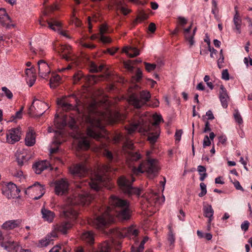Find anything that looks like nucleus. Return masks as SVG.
Masks as SVG:
<instances>
[{
	"mask_svg": "<svg viewBox=\"0 0 252 252\" xmlns=\"http://www.w3.org/2000/svg\"><path fill=\"white\" fill-rule=\"evenodd\" d=\"M103 177L97 174L89 180H82L77 182L75 186L77 189H80L82 192H78L77 196H75L71 199V205L81 204L85 205L89 204L94 199V196L88 193L86 190L88 188H90L95 191L99 190L102 186L103 185Z\"/></svg>",
	"mask_w": 252,
	"mask_h": 252,
	"instance_id": "f257e3e1",
	"label": "nucleus"
},
{
	"mask_svg": "<svg viewBox=\"0 0 252 252\" xmlns=\"http://www.w3.org/2000/svg\"><path fill=\"white\" fill-rule=\"evenodd\" d=\"M85 121L88 125L87 134L89 137L98 140L104 136L105 130L100 118L89 115L85 117Z\"/></svg>",
	"mask_w": 252,
	"mask_h": 252,
	"instance_id": "f03ea898",
	"label": "nucleus"
},
{
	"mask_svg": "<svg viewBox=\"0 0 252 252\" xmlns=\"http://www.w3.org/2000/svg\"><path fill=\"white\" fill-rule=\"evenodd\" d=\"M158 170V161L148 158L147 160L141 163L138 167H133L132 173L133 174L138 175L145 172L149 178L153 179L157 176Z\"/></svg>",
	"mask_w": 252,
	"mask_h": 252,
	"instance_id": "7ed1b4c3",
	"label": "nucleus"
},
{
	"mask_svg": "<svg viewBox=\"0 0 252 252\" xmlns=\"http://www.w3.org/2000/svg\"><path fill=\"white\" fill-rule=\"evenodd\" d=\"M109 203L114 206L118 213V217L122 220H128L130 217L129 204L126 200L122 199L115 195H111Z\"/></svg>",
	"mask_w": 252,
	"mask_h": 252,
	"instance_id": "20e7f679",
	"label": "nucleus"
},
{
	"mask_svg": "<svg viewBox=\"0 0 252 252\" xmlns=\"http://www.w3.org/2000/svg\"><path fill=\"white\" fill-rule=\"evenodd\" d=\"M131 180L130 181L126 176H121L118 179V185L124 193L128 195L136 194L139 195L141 193V189L132 186V183L135 181V178L131 176Z\"/></svg>",
	"mask_w": 252,
	"mask_h": 252,
	"instance_id": "39448f33",
	"label": "nucleus"
},
{
	"mask_svg": "<svg viewBox=\"0 0 252 252\" xmlns=\"http://www.w3.org/2000/svg\"><path fill=\"white\" fill-rule=\"evenodd\" d=\"M112 237L119 239L128 237L130 239H136L139 234V230L133 226L127 228H115L111 230Z\"/></svg>",
	"mask_w": 252,
	"mask_h": 252,
	"instance_id": "423d86ee",
	"label": "nucleus"
},
{
	"mask_svg": "<svg viewBox=\"0 0 252 252\" xmlns=\"http://www.w3.org/2000/svg\"><path fill=\"white\" fill-rule=\"evenodd\" d=\"M151 97L149 92L143 91L139 95L136 94H131L129 97V103L136 108H139L148 101Z\"/></svg>",
	"mask_w": 252,
	"mask_h": 252,
	"instance_id": "0eeeda50",
	"label": "nucleus"
},
{
	"mask_svg": "<svg viewBox=\"0 0 252 252\" xmlns=\"http://www.w3.org/2000/svg\"><path fill=\"white\" fill-rule=\"evenodd\" d=\"M110 212V208L107 207L101 215H98L94 219L90 220L89 223L97 228L105 226L111 220V215Z\"/></svg>",
	"mask_w": 252,
	"mask_h": 252,
	"instance_id": "6e6552de",
	"label": "nucleus"
},
{
	"mask_svg": "<svg viewBox=\"0 0 252 252\" xmlns=\"http://www.w3.org/2000/svg\"><path fill=\"white\" fill-rule=\"evenodd\" d=\"M128 134H132L136 129H138L141 133L147 132L150 131L151 125L149 122L140 118L137 121L132 123L130 126L126 127Z\"/></svg>",
	"mask_w": 252,
	"mask_h": 252,
	"instance_id": "1a4fd4ad",
	"label": "nucleus"
},
{
	"mask_svg": "<svg viewBox=\"0 0 252 252\" xmlns=\"http://www.w3.org/2000/svg\"><path fill=\"white\" fill-rule=\"evenodd\" d=\"M102 77V76L94 75L85 76L82 71H78L73 76L74 83H77L82 80L88 85H94L97 81L100 80Z\"/></svg>",
	"mask_w": 252,
	"mask_h": 252,
	"instance_id": "9d476101",
	"label": "nucleus"
},
{
	"mask_svg": "<svg viewBox=\"0 0 252 252\" xmlns=\"http://www.w3.org/2000/svg\"><path fill=\"white\" fill-rule=\"evenodd\" d=\"M69 171L75 179H81L88 173V168L83 163L73 165L69 168Z\"/></svg>",
	"mask_w": 252,
	"mask_h": 252,
	"instance_id": "9b49d317",
	"label": "nucleus"
},
{
	"mask_svg": "<svg viewBox=\"0 0 252 252\" xmlns=\"http://www.w3.org/2000/svg\"><path fill=\"white\" fill-rule=\"evenodd\" d=\"M21 128H12L9 129L6 133L7 142L11 144H13L19 141L21 138Z\"/></svg>",
	"mask_w": 252,
	"mask_h": 252,
	"instance_id": "f8f14e48",
	"label": "nucleus"
},
{
	"mask_svg": "<svg viewBox=\"0 0 252 252\" xmlns=\"http://www.w3.org/2000/svg\"><path fill=\"white\" fill-rule=\"evenodd\" d=\"M20 190L17 188L16 185L11 182L7 184L4 188L2 192L8 198H14L17 197Z\"/></svg>",
	"mask_w": 252,
	"mask_h": 252,
	"instance_id": "ddd939ff",
	"label": "nucleus"
},
{
	"mask_svg": "<svg viewBox=\"0 0 252 252\" xmlns=\"http://www.w3.org/2000/svg\"><path fill=\"white\" fill-rule=\"evenodd\" d=\"M48 108L49 106L47 103L39 100L34 99L30 108V110L31 111H32L33 109L34 108L35 110H36V112L37 113L38 117H39L45 113L46 110Z\"/></svg>",
	"mask_w": 252,
	"mask_h": 252,
	"instance_id": "4468645a",
	"label": "nucleus"
},
{
	"mask_svg": "<svg viewBox=\"0 0 252 252\" xmlns=\"http://www.w3.org/2000/svg\"><path fill=\"white\" fill-rule=\"evenodd\" d=\"M68 188V183L64 179L57 181L55 183V193L57 195H63L65 193Z\"/></svg>",
	"mask_w": 252,
	"mask_h": 252,
	"instance_id": "2eb2a0df",
	"label": "nucleus"
},
{
	"mask_svg": "<svg viewBox=\"0 0 252 252\" xmlns=\"http://www.w3.org/2000/svg\"><path fill=\"white\" fill-rule=\"evenodd\" d=\"M39 76L45 78L51 72L48 64L43 60H40L37 63Z\"/></svg>",
	"mask_w": 252,
	"mask_h": 252,
	"instance_id": "dca6fc26",
	"label": "nucleus"
},
{
	"mask_svg": "<svg viewBox=\"0 0 252 252\" xmlns=\"http://www.w3.org/2000/svg\"><path fill=\"white\" fill-rule=\"evenodd\" d=\"M61 215L66 219H75L77 217L78 213L74 208L68 206L63 208Z\"/></svg>",
	"mask_w": 252,
	"mask_h": 252,
	"instance_id": "f3484780",
	"label": "nucleus"
},
{
	"mask_svg": "<svg viewBox=\"0 0 252 252\" xmlns=\"http://www.w3.org/2000/svg\"><path fill=\"white\" fill-rule=\"evenodd\" d=\"M11 22V18L6 13L5 9H0V24L3 26H5L7 28H10L13 25L10 24Z\"/></svg>",
	"mask_w": 252,
	"mask_h": 252,
	"instance_id": "a211bd4d",
	"label": "nucleus"
},
{
	"mask_svg": "<svg viewBox=\"0 0 252 252\" xmlns=\"http://www.w3.org/2000/svg\"><path fill=\"white\" fill-rule=\"evenodd\" d=\"M219 98L221 102L222 106L224 108H227L228 106V101L229 99V97L227 93L226 89L222 85L220 86Z\"/></svg>",
	"mask_w": 252,
	"mask_h": 252,
	"instance_id": "6ab92c4d",
	"label": "nucleus"
},
{
	"mask_svg": "<svg viewBox=\"0 0 252 252\" xmlns=\"http://www.w3.org/2000/svg\"><path fill=\"white\" fill-rule=\"evenodd\" d=\"M71 47L70 45H61L58 49V52L62 58L67 61L71 60V57L69 56L71 54Z\"/></svg>",
	"mask_w": 252,
	"mask_h": 252,
	"instance_id": "aec40b11",
	"label": "nucleus"
},
{
	"mask_svg": "<svg viewBox=\"0 0 252 252\" xmlns=\"http://www.w3.org/2000/svg\"><path fill=\"white\" fill-rule=\"evenodd\" d=\"M50 165L48 161L42 160L35 162L32 165V169L36 174H39L49 167Z\"/></svg>",
	"mask_w": 252,
	"mask_h": 252,
	"instance_id": "412c9836",
	"label": "nucleus"
},
{
	"mask_svg": "<svg viewBox=\"0 0 252 252\" xmlns=\"http://www.w3.org/2000/svg\"><path fill=\"white\" fill-rule=\"evenodd\" d=\"M66 97L62 98H58L57 100V104L60 105L63 109V110L68 111L71 110H76L77 109V103L75 105H73L69 103H68L66 100Z\"/></svg>",
	"mask_w": 252,
	"mask_h": 252,
	"instance_id": "4be33fe9",
	"label": "nucleus"
},
{
	"mask_svg": "<svg viewBox=\"0 0 252 252\" xmlns=\"http://www.w3.org/2000/svg\"><path fill=\"white\" fill-rule=\"evenodd\" d=\"M0 245L8 252H11L13 250L17 252L20 248L18 244L12 240L3 241L0 243Z\"/></svg>",
	"mask_w": 252,
	"mask_h": 252,
	"instance_id": "5701e85b",
	"label": "nucleus"
},
{
	"mask_svg": "<svg viewBox=\"0 0 252 252\" xmlns=\"http://www.w3.org/2000/svg\"><path fill=\"white\" fill-rule=\"evenodd\" d=\"M235 14L233 17V23L235 25V30H236L238 33H241V27L242 24V20L240 16L238 10H237V6L234 7Z\"/></svg>",
	"mask_w": 252,
	"mask_h": 252,
	"instance_id": "b1692460",
	"label": "nucleus"
},
{
	"mask_svg": "<svg viewBox=\"0 0 252 252\" xmlns=\"http://www.w3.org/2000/svg\"><path fill=\"white\" fill-rule=\"evenodd\" d=\"M35 133L32 129H30L29 131L27 133L25 139L26 145L31 147L34 145L35 143V137L34 136Z\"/></svg>",
	"mask_w": 252,
	"mask_h": 252,
	"instance_id": "393cba45",
	"label": "nucleus"
},
{
	"mask_svg": "<svg viewBox=\"0 0 252 252\" xmlns=\"http://www.w3.org/2000/svg\"><path fill=\"white\" fill-rule=\"evenodd\" d=\"M41 214L42 215V218L45 221H47L49 222H52L55 217V213L45 208H43L41 209Z\"/></svg>",
	"mask_w": 252,
	"mask_h": 252,
	"instance_id": "a878e982",
	"label": "nucleus"
},
{
	"mask_svg": "<svg viewBox=\"0 0 252 252\" xmlns=\"http://www.w3.org/2000/svg\"><path fill=\"white\" fill-rule=\"evenodd\" d=\"M21 220H10L5 222L2 225L3 229L10 230L20 226Z\"/></svg>",
	"mask_w": 252,
	"mask_h": 252,
	"instance_id": "bb28decb",
	"label": "nucleus"
},
{
	"mask_svg": "<svg viewBox=\"0 0 252 252\" xmlns=\"http://www.w3.org/2000/svg\"><path fill=\"white\" fill-rule=\"evenodd\" d=\"M72 223L70 221H64L56 225V229L63 234H66L67 230L72 227Z\"/></svg>",
	"mask_w": 252,
	"mask_h": 252,
	"instance_id": "cd10ccee",
	"label": "nucleus"
},
{
	"mask_svg": "<svg viewBox=\"0 0 252 252\" xmlns=\"http://www.w3.org/2000/svg\"><path fill=\"white\" fill-rule=\"evenodd\" d=\"M33 189L34 191H40V194L38 196H35L33 199L34 200H37L40 198L45 193L44 188L43 185L40 184L38 182H36L32 186L29 187L28 189Z\"/></svg>",
	"mask_w": 252,
	"mask_h": 252,
	"instance_id": "c85d7f7f",
	"label": "nucleus"
},
{
	"mask_svg": "<svg viewBox=\"0 0 252 252\" xmlns=\"http://www.w3.org/2000/svg\"><path fill=\"white\" fill-rule=\"evenodd\" d=\"M81 238L82 240L85 241L90 245H92L94 243V234L91 231H86L84 232Z\"/></svg>",
	"mask_w": 252,
	"mask_h": 252,
	"instance_id": "c756f323",
	"label": "nucleus"
},
{
	"mask_svg": "<svg viewBox=\"0 0 252 252\" xmlns=\"http://www.w3.org/2000/svg\"><path fill=\"white\" fill-rule=\"evenodd\" d=\"M123 51L130 58L135 57L139 54V50L136 48L125 47L123 49Z\"/></svg>",
	"mask_w": 252,
	"mask_h": 252,
	"instance_id": "7c9ffc66",
	"label": "nucleus"
},
{
	"mask_svg": "<svg viewBox=\"0 0 252 252\" xmlns=\"http://www.w3.org/2000/svg\"><path fill=\"white\" fill-rule=\"evenodd\" d=\"M203 211L204 216L209 218L208 223H210L213 220V216L214 214V210L211 205H209L207 206H204L203 208Z\"/></svg>",
	"mask_w": 252,
	"mask_h": 252,
	"instance_id": "2f4dec72",
	"label": "nucleus"
},
{
	"mask_svg": "<svg viewBox=\"0 0 252 252\" xmlns=\"http://www.w3.org/2000/svg\"><path fill=\"white\" fill-rule=\"evenodd\" d=\"M148 237L146 236L143 238L138 247L132 246L131 252H142L144 248V244L148 241Z\"/></svg>",
	"mask_w": 252,
	"mask_h": 252,
	"instance_id": "473e14b6",
	"label": "nucleus"
},
{
	"mask_svg": "<svg viewBox=\"0 0 252 252\" xmlns=\"http://www.w3.org/2000/svg\"><path fill=\"white\" fill-rule=\"evenodd\" d=\"M61 80L60 76L58 74L52 75L50 80V85L51 88H55L59 84V82Z\"/></svg>",
	"mask_w": 252,
	"mask_h": 252,
	"instance_id": "72a5a7b5",
	"label": "nucleus"
},
{
	"mask_svg": "<svg viewBox=\"0 0 252 252\" xmlns=\"http://www.w3.org/2000/svg\"><path fill=\"white\" fill-rule=\"evenodd\" d=\"M49 27L54 31L59 30L61 27V24L59 21L53 20L52 22H47Z\"/></svg>",
	"mask_w": 252,
	"mask_h": 252,
	"instance_id": "f704fd0d",
	"label": "nucleus"
},
{
	"mask_svg": "<svg viewBox=\"0 0 252 252\" xmlns=\"http://www.w3.org/2000/svg\"><path fill=\"white\" fill-rule=\"evenodd\" d=\"M148 18L149 15L148 14L145 13L143 11H141L139 13L136 19H135L133 21V24L134 26H135L137 24L138 21H140V22H142L145 20L147 19Z\"/></svg>",
	"mask_w": 252,
	"mask_h": 252,
	"instance_id": "c9c22d12",
	"label": "nucleus"
},
{
	"mask_svg": "<svg viewBox=\"0 0 252 252\" xmlns=\"http://www.w3.org/2000/svg\"><path fill=\"white\" fill-rule=\"evenodd\" d=\"M78 146L82 149L87 150L90 148V141L87 138H84L80 140Z\"/></svg>",
	"mask_w": 252,
	"mask_h": 252,
	"instance_id": "e433bc0d",
	"label": "nucleus"
},
{
	"mask_svg": "<svg viewBox=\"0 0 252 252\" xmlns=\"http://www.w3.org/2000/svg\"><path fill=\"white\" fill-rule=\"evenodd\" d=\"M159 135V133L158 131H156L155 133H150L148 137V140L151 144H154L156 142Z\"/></svg>",
	"mask_w": 252,
	"mask_h": 252,
	"instance_id": "4c0bfd02",
	"label": "nucleus"
},
{
	"mask_svg": "<svg viewBox=\"0 0 252 252\" xmlns=\"http://www.w3.org/2000/svg\"><path fill=\"white\" fill-rule=\"evenodd\" d=\"M16 160L19 166H22L24 164V163L27 162L28 160L26 158V157L22 154L16 153Z\"/></svg>",
	"mask_w": 252,
	"mask_h": 252,
	"instance_id": "58836bf2",
	"label": "nucleus"
},
{
	"mask_svg": "<svg viewBox=\"0 0 252 252\" xmlns=\"http://www.w3.org/2000/svg\"><path fill=\"white\" fill-rule=\"evenodd\" d=\"M234 118L235 121L238 123L239 124H242L243 122V119L237 109H235L234 110V112L233 114Z\"/></svg>",
	"mask_w": 252,
	"mask_h": 252,
	"instance_id": "ea45409f",
	"label": "nucleus"
},
{
	"mask_svg": "<svg viewBox=\"0 0 252 252\" xmlns=\"http://www.w3.org/2000/svg\"><path fill=\"white\" fill-rule=\"evenodd\" d=\"M67 125V116H64L61 122H59V121L57 122V124L55 125L59 129L63 128L66 125Z\"/></svg>",
	"mask_w": 252,
	"mask_h": 252,
	"instance_id": "a19ab883",
	"label": "nucleus"
},
{
	"mask_svg": "<svg viewBox=\"0 0 252 252\" xmlns=\"http://www.w3.org/2000/svg\"><path fill=\"white\" fill-rule=\"evenodd\" d=\"M2 91L3 92L2 95H5L7 98L11 99L13 97L12 93L6 87H3L1 88Z\"/></svg>",
	"mask_w": 252,
	"mask_h": 252,
	"instance_id": "79ce46f5",
	"label": "nucleus"
},
{
	"mask_svg": "<svg viewBox=\"0 0 252 252\" xmlns=\"http://www.w3.org/2000/svg\"><path fill=\"white\" fill-rule=\"evenodd\" d=\"M153 120L154 122L152 123V126H157L159 125L161 121H163L161 116L157 114L153 115Z\"/></svg>",
	"mask_w": 252,
	"mask_h": 252,
	"instance_id": "37998d69",
	"label": "nucleus"
},
{
	"mask_svg": "<svg viewBox=\"0 0 252 252\" xmlns=\"http://www.w3.org/2000/svg\"><path fill=\"white\" fill-rule=\"evenodd\" d=\"M146 70L150 72L154 70L156 67V64L154 63H150L147 62H144Z\"/></svg>",
	"mask_w": 252,
	"mask_h": 252,
	"instance_id": "c03bdc74",
	"label": "nucleus"
},
{
	"mask_svg": "<svg viewBox=\"0 0 252 252\" xmlns=\"http://www.w3.org/2000/svg\"><path fill=\"white\" fill-rule=\"evenodd\" d=\"M177 19H178V22H177L178 25L177 26H180L183 27L185 25H186L188 23V20L184 17L179 16L178 17Z\"/></svg>",
	"mask_w": 252,
	"mask_h": 252,
	"instance_id": "a18cd8bd",
	"label": "nucleus"
},
{
	"mask_svg": "<svg viewBox=\"0 0 252 252\" xmlns=\"http://www.w3.org/2000/svg\"><path fill=\"white\" fill-rule=\"evenodd\" d=\"M142 72L141 70L138 68H137L136 72V74L133 77V79L135 80L136 82H139L142 78Z\"/></svg>",
	"mask_w": 252,
	"mask_h": 252,
	"instance_id": "49530a36",
	"label": "nucleus"
},
{
	"mask_svg": "<svg viewBox=\"0 0 252 252\" xmlns=\"http://www.w3.org/2000/svg\"><path fill=\"white\" fill-rule=\"evenodd\" d=\"M200 187L201 191L199 193L198 196L199 197H203L207 193L206 186L204 183H201L200 184Z\"/></svg>",
	"mask_w": 252,
	"mask_h": 252,
	"instance_id": "de8ad7c7",
	"label": "nucleus"
},
{
	"mask_svg": "<svg viewBox=\"0 0 252 252\" xmlns=\"http://www.w3.org/2000/svg\"><path fill=\"white\" fill-rule=\"evenodd\" d=\"M23 107H22L20 110L17 111L15 115H13L11 117V121H13L16 119H21L22 117V111Z\"/></svg>",
	"mask_w": 252,
	"mask_h": 252,
	"instance_id": "09e8293b",
	"label": "nucleus"
},
{
	"mask_svg": "<svg viewBox=\"0 0 252 252\" xmlns=\"http://www.w3.org/2000/svg\"><path fill=\"white\" fill-rule=\"evenodd\" d=\"M50 241L49 239H42L39 241L38 247L42 248L48 246L50 244Z\"/></svg>",
	"mask_w": 252,
	"mask_h": 252,
	"instance_id": "8fccbe9b",
	"label": "nucleus"
},
{
	"mask_svg": "<svg viewBox=\"0 0 252 252\" xmlns=\"http://www.w3.org/2000/svg\"><path fill=\"white\" fill-rule=\"evenodd\" d=\"M122 1H119L118 3V7L120 9L121 11L123 13V14L126 15L129 12V10L128 9L122 6Z\"/></svg>",
	"mask_w": 252,
	"mask_h": 252,
	"instance_id": "3c124183",
	"label": "nucleus"
},
{
	"mask_svg": "<svg viewBox=\"0 0 252 252\" xmlns=\"http://www.w3.org/2000/svg\"><path fill=\"white\" fill-rule=\"evenodd\" d=\"M185 37L187 40H188L190 44V47L192 46L194 43V36L193 35H188L186 34Z\"/></svg>",
	"mask_w": 252,
	"mask_h": 252,
	"instance_id": "603ef678",
	"label": "nucleus"
},
{
	"mask_svg": "<svg viewBox=\"0 0 252 252\" xmlns=\"http://www.w3.org/2000/svg\"><path fill=\"white\" fill-rule=\"evenodd\" d=\"M110 247L107 244H104L100 248L99 251H96L94 252H109Z\"/></svg>",
	"mask_w": 252,
	"mask_h": 252,
	"instance_id": "864d4df0",
	"label": "nucleus"
},
{
	"mask_svg": "<svg viewBox=\"0 0 252 252\" xmlns=\"http://www.w3.org/2000/svg\"><path fill=\"white\" fill-rule=\"evenodd\" d=\"M124 146L126 148L132 150L133 148V143L132 141L126 139L124 143Z\"/></svg>",
	"mask_w": 252,
	"mask_h": 252,
	"instance_id": "5fc2aeb1",
	"label": "nucleus"
},
{
	"mask_svg": "<svg viewBox=\"0 0 252 252\" xmlns=\"http://www.w3.org/2000/svg\"><path fill=\"white\" fill-rule=\"evenodd\" d=\"M221 78L224 80H228L229 79V74L227 69H226L222 70Z\"/></svg>",
	"mask_w": 252,
	"mask_h": 252,
	"instance_id": "6e6d98bb",
	"label": "nucleus"
},
{
	"mask_svg": "<svg viewBox=\"0 0 252 252\" xmlns=\"http://www.w3.org/2000/svg\"><path fill=\"white\" fill-rule=\"evenodd\" d=\"M168 240L170 243V244L173 245L175 242V237L171 230H170V232L168 234Z\"/></svg>",
	"mask_w": 252,
	"mask_h": 252,
	"instance_id": "4d7b16f0",
	"label": "nucleus"
},
{
	"mask_svg": "<svg viewBox=\"0 0 252 252\" xmlns=\"http://www.w3.org/2000/svg\"><path fill=\"white\" fill-rule=\"evenodd\" d=\"M99 39L103 43H109L111 42L112 41L109 37L104 36V34L100 35Z\"/></svg>",
	"mask_w": 252,
	"mask_h": 252,
	"instance_id": "13d9d810",
	"label": "nucleus"
},
{
	"mask_svg": "<svg viewBox=\"0 0 252 252\" xmlns=\"http://www.w3.org/2000/svg\"><path fill=\"white\" fill-rule=\"evenodd\" d=\"M113 247L116 249V251L120 250L121 247V242L120 241H114L113 240L112 242Z\"/></svg>",
	"mask_w": 252,
	"mask_h": 252,
	"instance_id": "bf43d9fd",
	"label": "nucleus"
},
{
	"mask_svg": "<svg viewBox=\"0 0 252 252\" xmlns=\"http://www.w3.org/2000/svg\"><path fill=\"white\" fill-rule=\"evenodd\" d=\"M250 223L248 220H245L241 225V228L243 230L246 231L248 230Z\"/></svg>",
	"mask_w": 252,
	"mask_h": 252,
	"instance_id": "052dcab7",
	"label": "nucleus"
},
{
	"mask_svg": "<svg viewBox=\"0 0 252 252\" xmlns=\"http://www.w3.org/2000/svg\"><path fill=\"white\" fill-rule=\"evenodd\" d=\"M211 141L207 135H205L203 139V145L204 147L209 146L211 145Z\"/></svg>",
	"mask_w": 252,
	"mask_h": 252,
	"instance_id": "680f3d73",
	"label": "nucleus"
},
{
	"mask_svg": "<svg viewBox=\"0 0 252 252\" xmlns=\"http://www.w3.org/2000/svg\"><path fill=\"white\" fill-rule=\"evenodd\" d=\"M208 46H209V51L211 53L210 57L211 58H214V55H216L217 53V51L216 49H215L214 48H211L210 47V41H208Z\"/></svg>",
	"mask_w": 252,
	"mask_h": 252,
	"instance_id": "e2e57ef3",
	"label": "nucleus"
},
{
	"mask_svg": "<svg viewBox=\"0 0 252 252\" xmlns=\"http://www.w3.org/2000/svg\"><path fill=\"white\" fill-rule=\"evenodd\" d=\"M104 155L109 160H112L113 157L112 153L108 150H105L104 152Z\"/></svg>",
	"mask_w": 252,
	"mask_h": 252,
	"instance_id": "0e129e2a",
	"label": "nucleus"
},
{
	"mask_svg": "<svg viewBox=\"0 0 252 252\" xmlns=\"http://www.w3.org/2000/svg\"><path fill=\"white\" fill-rule=\"evenodd\" d=\"M182 133H183V131L182 129L178 130L176 131L175 134L176 140L178 141H179L180 140Z\"/></svg>",
	"mask_w": 252,
	"mask_h": 252,
	"instance_id": "69168bd1",
	"label": "nucleus"
},
{
	"mask_svg": "<svg viewBox=\"0 0 252 252\" xmlns=\"http://www.w3.org/2000/svg\"><path fill=\"white\" fill-rule=\"evenodd\" d=\"M107 31V27L106 25L102 24L99 29V34L100 35L104 34Z\"/></svg>",
	"mask_w": 252,
	"mask_h": 252,
	"instance_id": "338daca9",
	"label": "nucleus"
},
{
	"mask_svg": "<svg viewBox=\"0 0 252 252\" xmlns=\"http://www.w3.org/2000/svg\"><path fill=\"white\" fill-rule=\"evenodd\" d=\"M131 158L133 160L136 161L141 158V156L140 154L137 152H135L132 154Z\"/></svg>",
	"mask_w": 252,
	"mask_h": 252,
	"instance_id": "774afa93",
	"label": "nucleus"
}]
</instances>
